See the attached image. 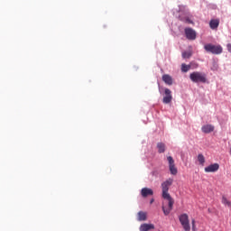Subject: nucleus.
<instances>
[{"label": "nucleus", "mask_w": 231, "mask_h": 231, "mask_svg": "<svg viewBox=\"0 0 231 231\" xmlns=\"http://www.w3.org/2000/svg\"><path fill=\"white\" fill-rule=\"evenodd\" d=\"M172 183H174V180L170 178L163 181L161 186L162 190V198L168 201V208H165V205L162 204V212L164 216H169L174 207V199L172 197H171V194H169V189H171Z\"/></svg>", "instance_id": "obj_1"}, {"label": "nucleus", "mask_w": 231, "mask_h": 231, "mask_svg": "<svg viewBox=\"0 0 231 231\" xmlns=\"http://www.w3.org/2000/svg\"><path fill=\"white\" fill-rule=\"evenodd\" d=\"M189 79L191 81L198 83L205 84L207 83V74L199 71H195L189 74Z\"/></svg>", "instance_id": "obj_2"}, {"label": "nucleus", "mask_w": 231, "mask_h": 231, "mask_svg": "<svg viewBox=\"0 0 231 231\" xmlns=\"http://www.w3.org/2000/svg\"><path fill=\"white\" fill-rule=\"evenodd\" d=\"M204 49L208 53H212L213 55H221V53H223V47H221V45L208 43L204 46Z\"/></svg>", "instance_id": "obj_3"}, {"label": "nucleus", "mask_w": 231, "mask_h": 231, "mask_svg": "<svg viewBox=\"0 0 231 231\" xmlns=\"http://www.w3.org/2000/svg\"><path fill=\"white\" fill-rule=\"evenodd\" d=\"M179 221L185 231H190V222L189 221V215L182 214L179 217Z\"/></svg>", "instance_id": "obj_4"}, {"label": "nucleus", "mask_w": 231, "mask_h": 231, "mask_svg": "<svg viewBox=\"0 0 231 231\" xmlns=\"http://www.w3.org/2000/svg\"><path fill=\"white\" fill-rule=\"evenodd\" d=\"M167 160H168L169 170L171 174H172V176H176V174H178V168H176V164L174 163V159L172 158V156H168Z\"/></svg>", "instance_id": "obj_5"}, {"label": "nucleus", "mask_w": 231, "mask_h": 231, "mask_svg": "<svg viewBox=\"0 0 231 231\" xmlns=\"http://www.w3.org/2000/svg\"><path fill=\"white\" fill-rule=\"evenodd\" d=\"M164 97L162 98L163 104H171L172 102V91L169 88L164 89Z\"/></svg>", "instance_id": "obj_6"}, {"label": "nucleus", "mask_w": 231, "mask_h": 231, "mask_svg": "<svg viewBox=\"0 0 231 231\" xmlns=\"http://www.w3.org/2000/svg\"><path fill=\"white\" fill-rule=\"evenodd\" d=\"M185 35L189 41H196V31H194L192 28H186Z\"/></svg>", "instance_id": "obj_7"}, {"label": "nucleus", "mask_w": 231, "mask_h": 231, "mask_svg": "<svg viewBox=\"0 0 231 231\" xmlns=\"http://www.w3.org/2000/svg\"><path fill=\"white\" fill-rule=\"evenodd\" d=\"M205 172H217L219 171V164L213 163L204 169Z\"/></svg>", "instance_id": "obj_8"}, {"label": "nucleus", "mask_w": 231, "mask_h": 231, "mask_svg": "<svg viewBox=\"0 0 231 231\" xmlns=\"http://www.w3.org/2000/svg\"><path fill=\"white\" fill-rule=\"evenodd\" d=\"M152 189L149 188H143L141 190V195L143 196V198H147V196H152Z\"/></svg>", "instance_id": "obj_9"}, {"label": "nucleus", "mask_w": 231, "mask_h": 231, "mask_svg": "<svg viewBox=\"0 0 231 231\" xmlns=\"http://www.w3.org/2000/svg\"><path fill=\"white\" fill-rule=\"evenodd\" d=\"M201 131L206 134H208V133H212L214 131V125H205L201 127Z\"/></svg>", "instance_id": "obj_10"}, {"label": "nucleus", "mask_w": 231, "mask_h": 231, "mask_svg": "<svg viewBox=\"0 0 231 231\" xmlns=\"http://www.w3.org/2000/svg\"><path fill=\"white\" fill-rule=\"evenodd\" d=\"M162 80L168 85V86H172V77L169 74H164L162 75Z\"/></svg>", "instance_id": "obj_11"}, {"label": "nucleus", "mask_w": 231, "mask_h": 231, "mask_svg": "<svg viewBox=\"0 0 231 231\" xmlns=\"http://www.w3.org/2000/svg\"><path fill=\"white\" fill-rule=\"evenodd\" d=\"M154 230V226L152 224H143L140 226V231H149Z\"/></svg>", "instance_id": "obj_12"}, {"label": "nucleus", "mask_w": 231, "mask_h": 231, "mask_svg": "<svg viewBox=\"0 0 231 231\" xmlns=\"http://www.w3.org/2000/svg\"><path fill=\"white\" fill-rule=\"evenodd\" d=\"M219 26V20L218 19H213L209 22V27L211 30H217Z\"/></svg>", "instance_id": "obj_13"}, {"label": "nucleus", "mask_w": 231, "mask_h": 231, "mask_svg": "<svg viewBox=\"0 0 231 231\" xmlns=\"http://www.w3.org/2000/svg\"><path fill=\"white\" fill-rule=\"evenodd\" d=\"M138 221H146L147 220V213L143 211H139L137 214Z\"/></svg>", "instance_id": "obj_14"}, {"label": "nucleus", "mask_w": 231, "mask_h": 231, "mask_svg": "<svg viewBox=\"0 0 231 231\" xmlns=\"http://www.w3.org/2000/svg\"><path fill=\"white\" fill-rule=\"evenodd\" d=\"M157 149H158V152L160 154L165 152V143H157Z\"/></svg>", "instance_id": "obj_15"}, {"label": "nucleus", "mask_w": 231, "mask_h": 231, "mask_svg": "<svg viewBox=\"0 0 231 231\" xmlns=\"http://www.w3.org/2000/svg\"><path fill=\"white\" fill-rule=\"evenodd\" d=\"M198 162H199V165H201V167L205 165V156L202 153H199L198 155Z\"/></svg>", "instance_id": "obj_16"}, {"label": "nucleus", "mask_w": 231, "mask_h": 231, "mask_svg": "<svg viewBox=\"0 0 231 231\" xmlns=\"http://www.w3.org/2000/svg\"><path fill=\"white\" fill-rule=\"evenodd\" d=\"M222 203L225 205V207H231V201L228 200L225 195L222 196Z\"/></svg>", "instance_id": "obj_17"}, {"label": "nucleus", "mask_w": 231, "mask_h": 231, "mask_svg": "<svg viewBox=\"0 0 231 231\" xmlns=\"http://www.w3.org/2000/svg\"><path fill=\"white\" fill-rule=\"evenodd\" d=\"M190 69V65H187L185 63L181 64V71L182 73H187Z\"/></svg>", "instance_id": "obj_18"}, {"label": "nucleus", "mask_w": 231, "mask_h": 231, "mask_svg": "<svg viewBox=\"0 0 231 231\" xmlns=\"http://www.w3.org/2000/svg\"><path fill=\"white\" fill-rule=\"evenodd\" d=\"M191 56H192V53H190L189 51L182 52V58L183 59H190Z\"/></svg>", "instance_id": "obj_19"}, {"label": "nucleus", "mask_w": 231, "mask_h": 231, "mask_svg": "<svg viewBox=\"0 0 231 231\" xmlns=\"http://www.w3.org/2000/svg\"><path fill=\"white\" fill-rule=\"evenodd\" d=\"M191 225H192V230L196 231V220L195 219L191 220Z\"/></svg>", "instance_id": "obj_20"}, {"label": "nucleus", "mask_w": 231, "mask_h": 231, "mask_svg": "<svg viewBox=\"0 0 231 231\" xmlns=\"http://www.w3.org/2000/svg\"><path fill=\"white\" fill-rule=\"evenodd\" d=\"M186 23H188V24H193L194 23L192 22V20L187 18L186 19Z\"/></svg>", "instance_id": "obj_21"}, {"label": "nucleus", "mask_w": 231, "mask_h": 231, "mask_svg": "<svg viewBox=\"0 0 231 231\" xmlns=\"http://www.w3.org/2000/svg\"><path fill=\"white\" fill-rule=\"evenodd\" d=\"M227 51H229V53H231V43H228L226 45Z\"/></svg>", "instance_id": "obj_22"}, {"label": "nucleus", "mask_w": 231, "mask_h": 231, "mask_svg": "<svg viewBox=\"0 0 231 231\" xmlns=\"http://www.w3.org/2000/svg\"><path fill=\"white\" fill-rule=\"evenodd\" d=\"M229 154L231 155V146H230V149H229Z\"/></svg>", "instance_id": "obj_23"}, {"label": "nucleus", "mask_w": 231, "mask_h": 231, "mask_svg": "<svg viewBox=\"0 0 231 231\" xmlns=\"http://www.w3.org/2000/svg\"><path fill=\"white\" fill-rule=\"evenodd\" d=\"M194 68H198V64H195Z\"/></svg>", "instance_id": "obj_24"}, {"label": "nucleus", "mask_w": 231, "mask_h": 231, "mask_svg": "<svg viewBox=\"0 0 231 231\" xmlns=\"http://www.w3.org/2000/svg\"><path fill=\"white\" fill-rule=\"evenodd\" d=\"M152 201H154L153 199L151 200V203H152Z\"/></svg>", "instance_id": "obj_25"}]
</instances>
